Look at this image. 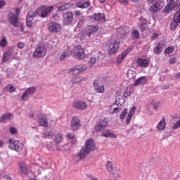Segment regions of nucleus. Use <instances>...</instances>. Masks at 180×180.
Masks as SVG:
<instances>
[{
  "label": "nucleus",
  "mask_w": 180,
  "mask_h": 180,
  "mask_svg": "<svg viewBox=\"0 0 180 180\" xmlns=\"http://www.w3.org/2000/svg\"><path fill=\"white\" fill-rule=\"evenodd\" d=\"M141 172L143 175H147L150 172V168L148 167H142L141 168Z\"/></svg>",
  "instance_id": "41"
},
{
  "label": "nucleus",
  "mask_w": 180,
  "mask_h": 180,
  "mask_svg": "<svg viewBox=\"0 0 180 180\" xmlns=\"http://www.w3.org/2000/svg\"><path fill=\"white\" fill-rule=\"evenodd\" d=\"M5 5H6V1L4 0L0 1V9H2Z\"/></svg>",
  "instance_id": "61"
},
{
  "label": "nucleus",
  "mask_w": 180,
  "mask_h": 180,
  "mask_svg": "<svg viewBox=\"0 0 180 180\" xmlns=\"http://www.w3.org/2000/svg\"><path fill=\"white\" fill-rule=\"evenodd\" d=\"M15 91H16V88H15L12 84H8L4 88V92H10L12 94V92H15Z\"/></svg>",
  "instance_id": "31"
},
{
  "label": "nucleus",
  "mask_w": 180,
  "mask_h": 180,
  "mask_svg": "<svg viewBox=\"0 0 180 180\" xmlns=\"http://www.w3.org/2000/svg\"><path fill=\"white\" fill-rule=\"evenodd\" d=\"M148 81V79H147V77H146V76L141 77L134 82V86H137L139 85H146Z\"/></svg>",
  "instance_id": "21"
},
{
  "label": "nucleus",
  "mask_w": 180,
  "mask_h": 180,
  "mask_svg": "<svg viewBox=\"0 0 180 180\" xmlns=\"http://www.w3.org/2000/svg\"><path fill=\"white\" fill-rule=\"evenodd\" d=\"M139 27H140L141 32H146V30H148V26H147V24L140 25Z\"/></svg>",
  "instance_id": "49"
},
{
  "label": "nucleus",
  "mask_w": 180,
  "mask_h": 180,
  "mask_svg": "<svg viewBox=\"0 0 180 180\" xmlns=\"http://www.w3.org/2000/svg\"><path fill=\"white\" fill-rule=\"evenodd\" d=\"M179 22L175 21V20H173V21L170 23V29L171 30H175L179 26Z\"/></svg>",
  "instance_id": "38"
},
{
  "label": "nucleus",
  "mask_w": 180,
  "mask_h": 180,
  "mask_svg": "<svg viewBox=\"0 0 180 180\" xmlns=\"http://www.w3.org/2000/svg\"><path fill=\"white\" fill-rule=\"evenodd\" d=\"M34 16H36L34 13L32 15L30 14V12L28 13L27 15V21H26V25L28 27H32L33 26V19Z\"/></svg>",
  "instance_id": "25"
},
{
  "label": "nucleus",
  "mask_w": 180,
  "mask_h": 180,
  "mask_svg": "<svg viewBox=\"0 0 180 180\" xmlns=\"http://www.w3.org/2000/svg\"><path fill=\"white\" fill-rule=\"evenodd\" d=\"M163 6L164 4H162V2H161L160 1H158L154 4L150 6L149 11L152 14L157 13V12L162 9Z\"/></svg>",
  "instance_id": "11"
},
{
  "label": "nucleus",
  "mask_w": 180,
  "mask_h": 180,
  "mask_svg": "<svg viewBox=\"0 0 180 180\" xmlns=\"http://www.w3.org/2000/svg\"><path fill=\"white\" fill-rule=\"evenodd\" d=\"M160 105H161V103L160 101H158L153 104V109L155 110H158V108H160Z\"/></svg>",
  "instance_id": "51"
},
{
  "label": "nucleus",
  "mask_w": 180,
  "mask_h": 180,
  "mask_svg": "<svg viewBox=\"0 0 180 180\" xmlns=\"http://www.w3.org/2000/svg\"><path fill=\"white\" fill-rule=\"evenodd\" d=\"M129 27H124V28L121 29V34H123V36H125V34H127L129 33Z\"/></svg>",
  "instance_id": "48"
},
{
  "label": "nucleus",
  "mask_w": 180,
  "mask_h": 180,
  "mask_svg": "<svg viewBox=\"0 0 180 180\" xmlns=\"http://www.w3.org/2000/svg\"><path fill=\"white\" fill-rule=\"evenodd\" d=\"M90 153L91 152L85 146H84L77 155V157H79V158H85V157H86V155H88V154Z\"/></svg>",
  "instance_id": "24"
},
{
  "label": "nucleus",
  "mask_w": 180,
  "mask_h": 180,
  "mask_svg": "<svg viewBox=\"0 0 180 180\" xmlns=\"http://www.w3.org/2000/svg\"><path fill=\"white\" fill-rule=\"evenodd\" d=\"M48 29L51 33H60L63 28L58 22H52L49 25Z\"/></svg>",
  "instance_id": "9"
},
{
  "label": "nucleus",
  "mask_w": 180,
  "mask_h": 180,
  "mask_svg": "<svg viewBox=\"0 0 180 180\" xmlns=\"http://www.w3.org/2000/svg\"><path fill=\"white\" fill-rule=\"evenodd\" d=\"M124 58H126V55H124L122 53L121 55H120L117 57V64H120V63H122V61H123V60H124Z\"/></svg>",
  "instance_id": "45"
},
{
  "label": "nucleus",
  "mask_w": 180,
  "mask_h": 180,
  "mask_svg": "<svg viewBox=\"0 0 180 180\" xmlns=\"http://www.w3.org/2000/svg\"><path fill=\"white\" fill-rule=\"evenodd\" d=\"M180 127V120L177 121L172 127V129L174 130H178V129Z\"/></svg>",
  "instance_id": "52"
},
{
  "label": "nucleus",
  "mask_w": 180,
  "mask_h": 180,
  "mask_svg": "<svg viewBox=\"0 0 180 180\" xmlns=\"http://www.w3.org/2000/svg\"><path fill=\"white\" fill-rule=\"evenodd\" d=\"M8 147L13 150L14 151H17V153H20L22 150L25 149V145L20 141L9 139L8 140Z\"/></svg>",
  "instance_id": "1"
},
{
  "label": "nucleus",
  "mask_w": 180,
  "mask_h": 180,
  "mask_svg": "<svg viewBox=\"0 0 180 180\" xmlns=\"http://www.w3.org/2000/svg\"><path fill=\"white\" fill-rule=\"evenodd\" d=\"M173 20L175 22H180V8L174 15Z\"/></svg>",
  "instance_id": "39"
},
{
  "label": "nucleus",
  "mask_w": 180,
  "mask_h": 180,
  "mask_svg": "<svg viewBox=\"0 0 180 180\" xmlns=\"http://www.w3.org/2000/svg\"><path fill=\"white\" fill-rule=\"evenodd\" d=\"M109 123V120L108 118H101L98 121V124L103 126V127L105 128L108 127V124Z\"/></svg>",
  "instance_id": "35"
},
{
  "label": "nucleus",
  "mask_w": 180,
  "mask_h": 180,
  "mask_svg": "<svg viewBox=\"0 0 180 180\" xmlns=\"http://www.w3.org/2000/svg\"><path fill=\"white\" fill-rule=\"evenodd\" d=\"M90 6L91 3L89 1H85L84 3L79 2L77 4V8H80L81 9L89 8Z\"/></svg>",
  "instance_id": "33"
},
{
  "label": "nucleus",
  "mask_w": 180,
  "mask_h": 180,
  "mask_svg": "<svg viewBox=\"0 0 180 180\" xmlns=\"http://www.w3.org/2000/svg\"><path fill=\"white\" fill-rule=\"evenodd\" d=\"M92 18L94 19V20H96V22H99L100 23H103L104 22H106L105 13H99L97 14H94L92 16Z\"/></svg>",
  "instance_id": "18"
},
{
  "label": "nucleus",
  "mask_w": 180,
  "mask_h": 180,
  "mask_svg": "<svg viewBox=\"0 0 180 180\" xmlns=\"http://www.w3.org/2000/svg\"><path fill=\"white\" fill-rule=\"evenodd\" d=\"M66 57L68 58V54L65 52H63L62 53V55L60 56V58L63 61V60H65Z\"/></svg>",
  "instance_id": "55"
},
{
  "label": "nucleus",
  "mask_w": 180,
  "mask_h": 180,
  "mask_svg": "<svg viewBox=\"0 0 180 180\" xmlns=\"http://www.w3.org/2000/svg\"><path fill=\"white\" fill-rule=\"evenodd\" d=\"M165 42L164 41H159L156 46L153 49V53L155 54H160L165 48Z\"/></svg>",
  "instance_id": "17"
},
{
  "label": "nucleus",
  "mask_w": 180,
  "mask_h": 180,
  "mask_svg": "<svg viewBox=\"0 0 180 180\" xmlns=\"http://www.w3.org/2000/svg\"><path fill=\"white\" fill-rule=\"evenodd\" d=\"M130 0H120V4H123L124 5H128L129 1Z\"/></svg>",
  "instance_id": "63"
},
{
  "label": "nucleus",
  "mask_w": 180,
  "mask_h": 180,
  "mask_svg": "<svg viewBox=\"0 0 180 180\" xmlns=\"http://www.w3.org/2000/svg\"><path fill=\"white\" fill-rule=\"evenodd\" d=\"M54 7L53 6H51L49 7H47V6H41L39 8L37 9V11L34 13V15H39L41 18H46L49 13L51 11H53V8Z\"/></svg>",
  "instance_id": "3"
},
{
  "label": "nucleus",
  "mask_w": 180,
  "mask_h": 180,
  "mask_svg": "<svg viewBox=\"0 0 180 180\" xmlns=\"http://www.w3.org/2000/svg\"><path fill=\"white\" fill-rule=\"evenodd\" d=\"M36 90H37L36 87L27 88L25 92L22 94L21 99L22 101H27L29 96H30V95H33V94L36 93Z\"/></svg>",
  "instance_id": "14"
},
{
  "label": "nucleus",
  "mask_w": 180,
  "mask_h": 180,
  "mask_svg": "<svg viewBox=\"0 0 180 180\" xmlns=\"http://www.w3.org/2000/svg\"><path fill=\"white\" fill-rule=\"evenodd\" d=\"M12 117H13L12 113L4 114L1 117V123H6V122H8V120H11Z\"/></svg>",
  "instance_id": "29"
},
{
  "label": "nucleus",
  "mask_w": 180,
  "mask_h": 180,
  "mask_svg": "<svg viewBox=\"0 0 180 180\" xmlns=\"http://www.w3.org/2000/svg\"><path fill=\"white\" fill-rule=\"evenodd\" d=\"M53 136H54V132L53 131H46L43 134L44 139H53Z\"/></svg>",
  "instance_id": "37"
},
{
  "label": "nucleus",
  "mask_w": 180,
  "mask_h": 180,
  "mask_svg": "<svg viewBox=\"0 0 180 180\" xmlns=\"http://www.w3.org/2000/svg\"><path fill=\"white\" fill-rule=\"evenodd\" d=\"M94 86L98 94H103L105 92V86L99 84L98 80H95L94 82Z\"/></svg>",
  "instance_id": "23"
},
{
  "label": "nucleus",
  "mask_w": 180,
  "mask_h": 180,
  "mask_svg": "<svg viewBox=\"0 0 180 180\" xmlns=\"http://www.w3.org/2000/svg\"><path fill=\"white\" fill-rule=\"evenodd\" d=\"M101 136L106 138L111 137L112 139H116V136L115 135V134L110 132L109 130L105 131V132H102Z\"/></svg>",
  "instance_id": "34"
},
{
  "label": "nucleus",
  "mask_w": 180,
  "mask_h": 180,
  "mask_svg": "<svg viewBox=\"0 0 180 180\" xmlns=\"http://www.w3.org/2000/svg\"><path fill=\"white\" fill-rule=\"evenodd\" d=\"M10 133H11V134H16V133H17L16 128H15V127H11V128H10Z\"/></svg>",
  "instance_id": "59"
},
{
  "label": "nucleus",
  "mask_w": 180,
  "mask_h": 180,
  "mask_svg": "<svg viewBox=\"0 0 180 180\" xmlns=\"http://www.w3.org/2000/svg\"><path fill=\"white\" fill-rule=\"evenodd\" d=\"M54 141L56 144H60L63 141V134L58 133L55 135Z\"/></svg>",
  "instance_id": "36"
},
{
  "label": "nucleus",
  "mask_w": 180,
  "mask_h": 180,
  "mask_svg": "<svg viewBox=\"0 0 180 180\" xmlns=\"http://www.w3.org/2000/svg\"><path fill=\"white\" fill-rule=\"evenodd\" d=\"M169 64H175L176 63V58H171L169 60Z\"/></svg>",
  "instance_id": "60"
},
{
  "label": "nucleus",
  "mask_w": 180,
  "mask_h": 180,
  "mask_svg": "<svg viewBox=\"0 0 180 180\" xmlns=\"http://www.w3.org/2000/svg\"><path fill=\"white\" fill-rule=\"evenodd\" d=\"M19 167L22 173H24L25 174H27V166L26 165V163L25 162H20Z\"/></svg>",
  "instance_id": "32"
},
{
  "label": "nucleus",
  "mask_w": 180,
  "mask_h": 180,
  "mask_svg": "<svg viewBox=\"0 0 180 180\" xmlns=\"http://www.w3.org/2000/svg\"><path fill=\"white\" fill-rule=\"evenodd\" d=\"M80 81H82L81 77H79V76H76L75 78H73L71 80V83L77 85V84H79Z\"/></svg>",
  "instance_id": "42"
},
{
  "label": "nucleus",
  "mask_w": 180,
  "mask_h": 180,
  "mask_svg": "<svg viewBox=\"0 0 180 180\" xmlns=\"http://www.w3.org/2000/svg\"><path fill=\"white\" fill-rule=\"evenodd\" d=\"M17 47H18V49H24V48H25V43H23V42H19V43L17 44Z\"/></svg>",
  "instance_id": "58"
},
{
  "label": "nucleus",
  "mask_w": 180,
  "mask_h": 180,
  "mask_svg": "<svg viewBox=\"0 0 180 180\" xmlns=\"http://www.w3.org/2000/svg\"><path fill=\"white\" fill-rule=\"evenodd\" d=\"M136 63L139 67L142 68H147L150 65V61L147 59H143L141 58H139L136 61Z\"/></svg>",
  "instance_id": "20"
},
{
  "label": "nucleus",
  "mask_w": 180,
  "mask_h": 180,
  "mask_svg": "<svg viewBox=\"0 0 180 180\" xmlns=\"http://www.w3.org/2000/svg\"><path fill=\"white\" fill-rule=\"evenodd\" d=\"M70 127L73 131H75V130H78V129L81 127V120H79L78 117L75 116L72 118Z\"/></svg>",
  "instance_id": "13"
},
{
  "label": "nucleus",
  "mask_w": 180,
  "mask_h": 180,
  "mask_svg": "<svg viewBox=\"0 0 180 180\" xmlns=\"http://www.w3.org/2000/svg\"><path fill=\"white\" fill-rule=\"evenodd\" d=\"M106 169L110 175H115V169L113 168V163L111 161H107Z\"/></svg>",
  "instance_id": "27"
},
{
  "label": "nucleus",
  "mask_w": 180,
  "mask_h": 180,
  "mask_svg": "<svg viewBox=\"0 0 180 180\" xmlns=\"http://www.w3.org/2000/svg\"><path fill=\"white\" fill-rule=\"evenodd\" d=\"M74 19V14L72 12H67L63 13V23L68 26L72 23Z\"/></svg>",
  "instance_id": "12"
},
{
  "label": "nucleus",
  "mask_w": 180,
  "mask_h": 180,
  "mask_svg": "<svg viewBox=\"0 0 180 180\" xmlns=\"http://www.w3.org/2000/svg\"><path fill=\"white\" fill-rule=\"evenodd\" d=\"M126 115H127V109L124 108L122 114L120 115V119H124V117H126Z\"/></svg>",
  "instance_id": "54"
},
{
  "label": "nucleus",
  "mask_w": 180,
  "mask_h": 180,
  "mask_svg": "<svg viewBox=\"0 0 180 180\" xmlns=\"http://www.w3.org/2000/svg\"><path fill=\"white\" fill-rule=\"evenodd\" d=\"M38 123H39V126H42V127H49L47 118L46 117H43V115L38 116Z\"/></svg>",
  "instance_id": "22"
},
{
  "label": "nucleus",
  "mask_w": 180,
  "mask_h": 180,
  "mask_svg": "<svg viewBox=\"0 0 180 180\" xmlns=\"http://www.w3.org/2000/svg\"><path fill=\"white\" fill-rule=\"evenodd\" d=\"M8 20L14 27L19 26V16L15 15L13 13H10L8 15Z\"/></svg>",
  "instance_id": "10"
},
{
  "label": "nucleus",
  "mask_w": 180,
  "mask_h": 180,
  "mask_svg": "<svg viewBox=\"0 0 180 180\" xmlns=\"http://www.w3.org/2000/svg\"><path fill=\"white\" fill-rule=\"evenodd\" d=\"M89 63L91 65H94V64L96 63V58H95L94 57H91Z\"/></svg>",
  "instance_id": "57"
},
{
  "label": "nucleus",
  "mask_w": 180,
  "mask_h": 180,
  "mask_svg": "<svg viewBox=\"0 0 180 180\" xmlns=\"http://www.w3.org/2000/svg\"><path fill=\"white\" fill-rule=\"evenodd\" d=\"M102 130H105V128L103 127V125L98 124L95 127V131L97 133H99V131H102Z\"/></svg>",
  "instance_id": "47"
},
{
  "label": "nucleus",
  "mask_w": 180,
  "mask_h": 180,
  "mask_svg": "<svg viewBox=\"0 0 180 180\" xmlns=\"http://www.w3.org/2000/svg\"><path fill=\"white\" fill-rule=\"evenodd\" d=\"M140 25H147V19L144 18L143 17L140 18Z\"/></svg>",
  "instance_id": "56"
},
{
  "label": "nucleus",
  "mask_w": 180,
  "mask_h": 180,
  "mask_svg": "<svg viewBox=\"0 0 180 180\" xmlns=\"http://www.w3.org/2000/svg\"><path fill=\"white\" fill-rule=\"evenodd\" d=\"M66 136L69 140H74L75 139V134L74 133H68Z\"/></svg>",
  "instance_id": "50"
},
{
  "label": "nucleus",
  "mask_w": 180,
  "mask_h": 180,
  "mask_svg": "<svg viewBox=\"0 0 180 180\" xmlns=\"http://www.w3.org/2000/svg\"><path fill=\"white\" fill-rule=\"evenodd\" d=\"M98 30H99L98 25H89L86 27L83 31L82 36H81V40H85V36L91 37V35L96 33Z\"/></svg>",
  "instance_id": "2"
},
{
  "label": "nucleus",
  "mask_w": 180,
  "mask_h": 180,
  "mask_svg": "<svg viewBox=\"0 0 180 180\" xmlns=\"http://www.w3.org/2000/svg\"><path fill=\"white\" fill-rule=\"evenodd\" d=\"M174 50H175V48L172 46H170L165 50V54H171Z\"/></svg>",
  "instance_id": "44"
},
{
  "label": "nucleus",
  "mask_w": 180,
  "mask_h": 180,
  "mask_svg": "<svg viewBox=\"0 0 180 180\" xmlns=\"http://www.w3.org/2000/svg\"><path fill=\"white\" fill-rule=\"evenodd\" d=\"M3 180H12V179L11 178V176L6 175L3 177Z\"/></svg>",
  "instance_id": "64"
},
{
  "label": "nucleus",
  "mask_w": 180,
  "mask_h": 180,
  "mask_svg": "<svg viewBox=\"0 0 180 180\" xmlns=\"http://www.w3.org/2000/svg\"><path fill=\"white\" fill-rule=\"evenodd\" d=\"M165 126H167V122H165V117H163L162 120L158 122L157 129L161 131L165 129Z\"/></svg>",
  "instance_id": "26"
},
{
  "label": "nucleus",
  "mask_w": 180,
  "mask_h": 180,
  "mask_svg": "<svg viewBox=\"0 0 180 180\" xmlns=\"http://www.w3.org/2000/svg\"><path fill=\"white\" fill-rule=\"evenodd\" d=\"M13 53V49H9L3 55L2 63H8L11 60V56Z\"/></svg>",
  "instance_id": "19"
},
{
  "label": "nucleus",
  "mask_w": 180,
  "mask_h": 180,
  "mask_svg": "<svg viewBox=\"0 0 180 180\" xmlns=\"http://www.w3.org/2000/svg\"><path fill=\"white\" fill-rule=\"evenodd\" d=\"M73 108L75 109H79V110H85V109L88 107L85 101H75L72 104Z\"/></svg>",
  "instance_id": "16"
},
{
  "label": "nucleus",
  "mask_w": 180,
  "mask_h": 180,
  "mask_svg": "<svg viewBox=\"0 0 180 180\" xmlns=\"http://www.w3.org/2000/svg\"><path fill=\"white\" fill-rule=\"evenodd\" d=\"M8 44V41L5 37H2V39L0 41V47H6Z\"/></svg>",
  "instance_id": "43"
},
{
  "label": "nucleus",
  "mask_w": 180,
  "mask_h": 180,
  "mask_svg": "<svg viewBox=\"0 0 180 180\" xmlns=\"http://www.w3.org/2000/svg\"><path fill=\"white\" fill-rule=\"evenodd\" d=\"M84 147L91 153V151H94L96 150V145L95 144V141L92 139H88L84 145Z\"/></svg>",
  "instance_id": "15"
},
{
  "label": "nucleus",
  "mask_w": 180,
  "mask_h": 180,
  "mask_svg": "<svg viewBox=\"0 0 180 180\" xmlns=\"http://www.w3.org/2000/svg\"><path fill=\"white\" fill-rule=\"evenodd\" d=\"M131 36H132V39H139V37H140V34L139 33V30H134L131 32Z\"/></svg>",
  "instance_id": "40"
},
{
  "label": "nucleus",
  "mask_w": 180,
  "mask_h": 180,
  "mask_svg": "<svg viewBox=\"0 0 180 180\" xmlns=\"http://www.w3.org/2000/svg\"><path fill=\"white\" fill-rule=\"evenodd\" d=\"M86 70V66L85 65H79L72 68L69 71L70 75H79L81 72H84Z\"/></svg>",
  "instance_id": "8"
},
{
  "label": "nucleus",
  "mask_w": 180,
  "mask_h": 180,
  "mask_svg": "<svg viewBox=\"0 0 180 180\" xmlns=\"http://www.w3.org/2000/svg\"><path fill=\"white\" fill-rule=\"evenodd\" d=\"M70 8H72V4L66 3L58 7V11L59 12H64V11H67V9H70Z\"/></svg>",
  "instance_id": "28"
},
{
  "label": "nucleus",
  "mask_w": 180,
  "mask_h": 180,
  "mask_svg": "<svg viewBox=\"0 0 180 180\" xmlns=\"http://www.w3.org/2000/svg\"><path fill=\"white\" fill-rule=\"evenodd\" d=\"M119 49H120V42L114 40L109 44L108 46V54L110 56H113L117 53Z\"/></svg>",
  "instance_id": "6"
},
{
  "label": "nucleus",
  "mask_w": 180,
  "mask_h": 180,
  "mask_svg": "<svg viewBox=\"0 0 180 180\" xmlns=\"http://www.w3.org/2000/svg\"><path fill=\"white\" fill-rule=\"evenodd\" d=\"M133 49H134V46H129L124 51L122 52L123 55L127 56V54H129V53H130L131 50H133Z\"/></svg>",
  "instance_id": "46"
},
{
  "label": "nucleus",
  "mask_w": 180,
  "mask_h": 180,
  "mask_svg": "<svg viewBox=\"0 0 180 180\" xmlns=\"http://www.w3.org/2000/svg\"><path fill=\"white\" fill-rule=\"evenodd\" d=\"M47 54V47L44 46H39L34 51L33 53V57L34 58H41V57H45Z\"/></svg>",
  "instance_id": "5"
},
{
  "label": "nucleus",
  "mask_w": 180,
  "mask_h": 180,
  "mask_svg": "<svg viewBox=\"0 0 180 180\" xmlns=\"http://www.w3.org/2000/svg\"><path fill=\"white\" fill-rule=\"evenodd\" d=\"M73 56L77 60H84L86 57L85 49L82 47L81 45L76 46L74 48Z\"/></svg>",
  "instance_id": "4"
},
{
  "label": "nucleus",
  "mask_w": 180,
  "mask_h": 180,
  "mask_svg": "<svg viewBox=\"0 0 180 180\" xmlns=\"http://www.w3.org/2000/svg\"><path fill=\"white\" fill-rule=\"evenodd\" d=\"M150 37H151V40H154L155 39H157V37H158V33L153 32V35Z\"/></svg>",
  "instance_id": "62"
},
{
  "label": "nucleus",
  "mask_w": 180,
  "mask_h": 180,
  "mask_svg": "<svg viewBox=\"0 0 180 180\" xmlns=\"http://www.w3.org/2000/svg\"><path fill=\"white\" fill-rule=\"evenodd\" d=\"M180 1L179 0H170L169 4H167L165 8L164 12L165 13H169L172 11H174L175 8H179Z\"/></svg>",
  "instance_id": "7"
},
{
  "label": "nucleus",
  "mask_w": 180,
  "mask_h": 180,
  "mask_svg": "<svg viewBox=\"0 0 180 180\" xmlns=\"http://www.w3.org/2000/svg\"><path fill=\"white\" fill-rule=\"evenodd\" d=\"M132 117H133V115L129 113L127 117V120H126L127 124H130V122H131Z\"/></svg>",
  "instance_id": "53"
},
{
  "label": "nucleus",
  "mask_w": 180,
  "mask_h": 180,
  "mask_svg": "<svg viewBox=\"0 0 180 180\" xmlns=\"http://www.w3.org/2000/svg\"><path fill=\"white\" fill-rule=\"evenodd\" d=\"M122 110V108L117 107V105L112 104L110 108V112L113 115L115 113H119Z\"/></svg>",
  "instance_id": "30"
}]
</instances>
